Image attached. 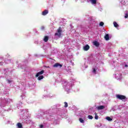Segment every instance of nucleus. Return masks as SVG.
Listing matches in <instances>:
<instances>
[{"label":"nucleus","instance_id":"obj_13","mask_svg":"<svg viewBox=\"0 0 128 128\" xmlns=\"http://www.w3.org/2000/svg\"><path fill=\"white\" fill-rule=\"evenodd\" d=\"M44 78V76H40L38 77V80H40Z\"/></svg>","mask_w":128,"mask_h":128},{"label":"nucleus","instance_id":"obj_9","mask_svg":"<svg viewBox=\"0 0 128 128\" xmlns=\"http://www.w3.org/2000/svg\"><path fill=\"white\" fill-rule=\"evenodd\" d=\"M104 39L106 40H110V35H108V34H106L104 36Z\"/></svg>","mask_w":128,"mask_h":128},{"label":"nucleus","instance_id":"obj_1","mask_svg":"<svg viewBox=\"0 0 128 128\" xmlns=\"http://www.w3.org/2000/svg\"><path fill=\"white\" fill-rule=\"evenodd\" d=\"M62 27H59L57 30V32L55 33L54 36H62Z\"/></svg>","mask_w":128,"mask_h":128},{"label":"nucleus","instance_id":"obj_4","mask_svg":"<svg viewBox=\"0 0 128 128\" xmlns=\"http://www.w3.org/2000/svg\"><path fill=\"white\" fill-rule=\"evenodd\" d=\"M44 70H42L40 72H38L36 74V77L38 78V76H40L42 74L44 73Z\"/></svg>","mask_w":128,"mask_h":128},{"label":"nucleus","instance_id":"obj_22","mask_svg":"<svg viewBox=\"0 0 128 128\" xmlns=\"http://www.w3.org/2000/svg\"><path fill=\"white\" fill-rule=\"evenodd\" d=\"M93 72L94 74H96V68H93Z\"/></svg>","mask_w":128,"mask_h":128},{"label":"nucleus","instance_id":"obj_23","mask_svg":"<svg viewBox=\"0 0 128 128\" xmlns=\"http://www.w3.org/2000/svg\"><path fill=\"white\" fill-rule=\"evenodd\" d=\"M124 18H128V14H126V15L124 16Z\"/></svg>","mask_w":128,"mask_h":128},{"label":"nucleus","instance_id":"obj_27","mask_svg":"<svg viewBox=\"0 0 128 128\" xmlns=\"http://www.w3.org/2000/svg\"><path fill=\"white\" fill-rule=\"evenodd\" d=\"M48 68H50V66H48Z\"/></svg>","mask_w":128,"mask_h":128},{"label":"nucleus","instance_id":"obj_26","mask_svg":"<svg viewBox=\"0 0 128 128\" xmlns=\"http://www.w3.org/2000/svg\"><path fill=\"white\" fill-rule=\"evenodd\" d=\"M40 128H44V125L40 124Z\"/></svg>","mask_w":128,"mask_h":128},{"label":"nucleus","instance_id":"obj_20","mask_svg":"<svg viewBox=\"0 0 128 128\" xmlns=\"http://www.w3.org/2000/svg\"><path fill=\"white\" fill-rule=\"evenodd\" d=\"M104 22H100V26H104Z\"/></svg>","mask_w":128,"mask_h":128},{"label":"nucleus","instance_id":"obj_17","mask_svg":"<svg viewBox=\"0 0 128 128\" xmlns=\"http://www.w3.org/2000/svg\"><path fill=\"white\" fill-rule=\"evenodd\" d=\"M90 1L94 4H96V0H90Z\"/></svg>","mask_w":128,"mask_h":128},{"label":"nucleus","instance_id":"obj_15","mask_svg":"<svg viewBox=\"0 0 128 128\" xmlns=\"http://www.w3.org/2000/svg\"><path fill=\"white\" fill-rule=\"evenodd\" d=\"M95 120H98V113L95 112Z\"/></svg>","mask_w":128,"mask_h":128},{"label":"nucleus","instance_id":"obj_25","mask_svg":"<svg viewBox=\"0 0 128 128\" xmlns=\"http://www.w3.org/2000/svg\"><path fill=\"white\" fill-rule=\"evenodd\" d=\"M41 29H42V30H44V26H42L41 27Z\"/></svg>","mask_w":128,"mask_h":128},{"label":"nucleus","instance_id":"obj_18","mask_svg":"<svg viewBox=\"0 0 128 128\" xmlns=\"http://www.w3.org/2000/svg\"><path fill=\"white\" fill-rule=\"evenodd\" d=\"M88 118L89 120H92V118H94V117L90 115L88 116Z\"/></svg>","mask_w":128,"mask_h":128},{"label":"nucleus","instance_id":"obj_10","mask_svg":"<svg viewBox=\"0 0 128 128\" xmlns=\"http://www.w3.org/2000/svg\"><path fill=\"white\" fill-rule=\"evenodd\" d=\"M44 40L45 42H48V36H44Z\"/></svg>","mask_w":128,"mask_h":128},{"label":"nucleus","instance_id":"obj_12","mask_svg":"<svg viewBox=\"0 0 128 128\" xmlns=\"http://www.w3.org/2000/svg\"><path fill=\"white\" fill-rule=\"evenodd\" d=\"M113 24L115 28H118V23H116V22H114Z\"/></svg>","mask_w":128,"mask_h":128},{"label":"nucleus","instance_id":"obj_11","mask_svg":"<svg viewBox=\"0 0 128 128\" xmlns=\"http://www.w3.org/2000/svg\"><path fill=\"white\" fill-rule=\"evenodd\" d=\"M106 120H108V122H112V118H110V116L106 117Z\"/></svg>","mask_w":128,"mask_h":128},{"label":"nucleus","instance_id":"obj_8","mask_svg":"<svg viewBox=\"0 0 128 128\" xmlns=\"http://www.w3.org/2000/svg\"><path fill=\"white\" fill-rule=\"evenodd\" d=\"M48 14V10H44L42 12V16H46Z\"/></svg>","mask_w":128,"mask_h":128},{"label":"nucleus","instance_id":"obj_5","mask_svg":"<svg viewBox=\"0 0 128 128\" xmlns=\"http://www.w3.org/2000/svg\"><path fill=\"white\" fill-rule=\"evenodd\" d=\"M104 108H106L104 106H100L96 107V108L98 110H104Z\"/></svg>","mask_w":128,"mask_h":128},{"label":"nucleus","instance_id":"obj_3","mask_svg":"<svg viewBox=\"0 0 128 128\" xmlns=\"http://www.w3.org/2000/svg\"><path fill=\"white\" fill-rule=\"evenodd\" d=\"M62 67V64H60V63H56L54 66L53 68H60Z\"/></svg>","mask_w":128,"mask_h":128},{"label":"nucleus","instance_id":"obj_7","mask_svg":"<svg viewBox=\"0 0 128 128\" xmlns=\"http://www.w3.org/2000/svg\"><path fill=\"white\" fill-rule=\"evenodd\" d=\"M94 46H96V48H98L100 46V43L98 42V41H94L93 42Z\"/></svg>","mask_w":128,"mask_h":128},{"label":"nucleus","instance_id":"obj_16","mask_svg":"<svg viewBox=\"0 0 128 128\" xmlns=\"http://www.w3.org/2000/svg\"><path fill=\"white\" fill-rule=\"evenodd\" d=\"M79 120L82 124H84V120L82 118H80Z\"/></svg>","mask_w":128,"mask_h":128},{"label":"nucleus","instance_id":"obj_24","mask_svg":"<svg viewBox=\"0 0 128 128\" xmlns=\"http://www.w3.org/2000/svg\"><path fill=\"white\" fill-rule=\"evenodd\" d=\"M7 81H8V84H10V82H12V81L10 80H8Z\"/></svg>","mask_w":128,"mask_h":128},{"label":"nucleus","instance_id":"obj_2","mask_svg":"<svg viewBox=\"0 0 128 128\" xmlns=\"http://www.w3.org/2000/svg\"><path fill=\"white\" fill-rule=\"evenodd\" d=\"M116 98L118 100H126V96L120 94L116 95Z\"/></svg>","mask_w":128,"mask_h":128},{"label":"nucleus","instance_id":"obj_19","mask_svg":"<svg viewBox=\"0 0 128 128\" xmlns=\"http://www.w3.org/2000/svg\"><path fill=\"white\" fill-rule=\"evenodd\" d=\"M118 76H119V78H118V80H122V74H118Z\"/></svg>","mask_w":128,"mask_h":128},{"label":"nucleus","instance_id":"obj_21","mask_svg":"<svg viewBox=\"0 0 128 128\" xmlns=\"http://www.w3.org/2000/svg\"><path fill=\"white\" fill-rule=\"evenodd\" d=\"M64 106L65 108H68V102H64Z\"/></svg>","mask_w":128,"mask_h":128},{"label":"nucleus","instance_id":"obj_14","mask_svg":"<svg viewBox=\"0 0 128 128\" xmlns=\"http://www.w3.org/2000/svg\"><path fill=\"white\" fill-rule=\"evenodd\" d=\"M17 126H18V128H22V124L21 123H18V124H17Z\"/></svg>","mask_w":128,"mask_h":128},{"label":"nucleus","instance_id":"obj_6","mask_svg":"<svg viewBox=\"0 0 128 128\" xmlns=\"http://www.w3.org/2000/svg\"><path fill=\"white\" fill-rule=\"evenodd\" d=\"M83 50L86 52L88 50H90V46L86 44L85 46L83 47Z\"/></svg>","mask_w":128,"mask_h":128}]
</instances>
